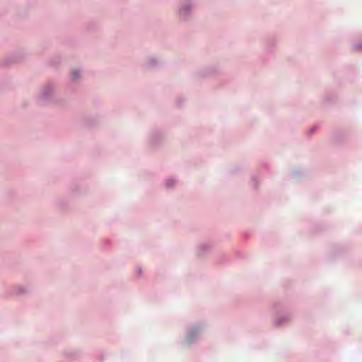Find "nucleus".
<instances>
[{
	"instance_id": "f257e3e1",
	"label": "nucleus",
	"mask_w": 362,
	"mask_h": 362,
	"mask_svg": "<svg viewBox=\"0 0 362 362\" xmlns=\"http://www.w3.org/2000/svg\"><path fill=\"white\" fill-rule=\"evenodd\" d=\"M76 73H77V71L75 70H74L72 71V76H73V79H74V80L76 79V78H77Z\"/></svg>"
}]
</instances>
